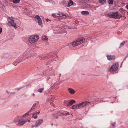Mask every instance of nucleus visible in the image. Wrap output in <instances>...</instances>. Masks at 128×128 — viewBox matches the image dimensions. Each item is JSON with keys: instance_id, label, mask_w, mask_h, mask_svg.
Wrapping results in <instances>:
<instances>
[{"instance_id": "obj_1", "label": "nucleus", "mask_w": 128, "mask_h": 128, "mask_svg": "<svg viewBox=\"0 0 128 128\" xmlns=\"http://www.w3.org/2000/svg\"><path fill=\"white\" fill-rule=\"evenodd\" d=\"M107 15L110 17L115 19H120L122 17V16L118 12H110L107 14Z\"/></svg>"}, {"instance_id": "obj_2", "label": "nucleus", "mask_w": 128, "mask_h": 128, "mask_svg": "<svg viewBox=\"0 0 128 128\" xmlns=\"http://www.w3.org/2000/svg\"><path fill=\"white\" fill-rule=\"evenodd\" d=\"M23 117H16L14 120L15 122H17L18 124V125L21 126L26 123L28 121L27 120H22Z\"/></svg>"}, {"instance_id": "obj_3", "label": "nucleus", "mask_w": 128, "mask_h": 128, "mask_svg": "<svg viewBox=\"0 0 128 128\" xmlns=\"http://www.w3.org/2000/svg\"><path fill=\"white\" fill-rule=\"evenodd\" d=\"M39 38L38 35H32L30 36L28 38V42L30 44H32L37 42Z\"/></svg>"}, {"instance_id": "obj_4", "label": "nucleus", "mask_w": 128, "mask_h": 128, "mask_svg": "<svg viewBox=\"0 0 128 128\" xmlns=\"http://www.w3.org/2000/svg\"><path fill=\"white\" fill-rule=\"evenodd\" d=\"M52 16L54 18H58L59 17L60 18L62 19H66V18L65 14L62 12H60L58 14H52Z\"/></svg>"}, {"instance_id": "obj_5", "label": "nucleus", "mask_w": 128, "mask_h": 128, "mask_svg": "<svg viewBox=\"0 0 128 128\" xmlns=\"http://www.w3.org/2000/svg\"><path fill=\"white\" fill-rule=\"evenodd\" d=\"M85 40L84 38H80L77 40L72 42V45L74 47L76 46L83 43L84 42Z\"/></svg>"}, {"instance_id": "obj_6", "label": "nucleus", "mask_w": 128, "mask_h": 128, "mask_svg": "<svg viewBox=\"0 0 128 128\" xmlns=\"http://www.w3.org/2000/svg\"><path fill=\"white\" fill-rule=\"evenodd\" d=\"M91 102L89 101H85L81 102L78 104L80 109L84 108L87 105L90 104Z\"/></svg>"}, {"instance_id": "obj_7", "label": "nucleus", "mask_w": 128, "mask_h": 128, "mask_svg": "<svg viewBox=\"0 0 128 128\" xmlns=\"http://www.w3.org/2000/svg\"><path fill=\"white\" fill-rule=\"evenodd\" d=\"M7 20L8 22L12 26L14 27L15 28H16V23L14 22V20H11L10 17H8L7 18Z\"/></svg>"}, {"instance_id": "obj_8", "label": "nucleus", "mask_w": 128, "mask_h": 128, "mask_svg": "<svg viewBox=\"0 0 128 128\" xmlns=\"http://www.w3.org/2000/svg\"><path fill=\"white\" fill-rule=\"evenodd\" d=\"M114 64L112 66L110 69V72H114L116 71L118 69V66ZM118 65V64H117Z\"/></svg>"}, {"instance_id": "obj_9", "label": "nucleus", "mask_w": 128, "mask_h": 128, "mask_svg": "<svg viewBox=\"0 0 128 128\" xmlns=\"http://www.w3.org/2000/svg\"><path fill=\"white\" fill-rule=\"evenodd\" d=\"M68 102V101L66 100L64 102V103L65 104V105L67 107L72 105L74 102H76L74 100H72L68 102V104H66V103Z\"/></svg>"}, {"instance_id": "obj_10", "label": "nucleus", "mask_w": 128, "mask_h": 128, "mask_svg": "<svg viewBox=\"0 0 128 128\" xmlns=\"http://www.w3.org/2000/svg\"><path fill=\"white\" fill-rule=\"evenodd\" d=\"M107 59L109 60H114L115 58V56L114 55H108L106 56Z\"/></svg>"}, {"instance_id": "obj_11", "label": "nucleus", "mask_w": 128, "mask_h": 128, "mask_svg": "<svg viewBox=\"0 0 128 128\" xmlns=\"http://www.w3.org/2000/svg\"><path fill=\"white\" fill-rule=\"evenodd\" d=\"M68 90L69 91V93L72 94H73L76 92L74 90L71 88H68Z\"/></svg>"}, {"instance_id": "obj_12", "label": "nucleus", "mask_w": 128, "mask_h": 128, "mask_svg": "<svg viewBox=\"0 0 128 128\" xmlns=\"http://www.w3.org/2000/svg\"><path fill=\"white\" fill-rule=\"evenodd\" d=\"M40 113V112H38L34 114L32 116V117L35 119H36L37 118L38 116H37V114H38Z\"/></svg>"}, {"instance_id": "obj_13", "label": "nucleus", "mask_w": 128, "mask_h": 128, "mask_svg": "<svg viewBox=\"0 0 128 128\" xmlns=\"http://www.w3.org/2000/svg\"><path fill=\"white\" fill-rule=\"evenodd\" d=\"M72 109H75V110L77 109H80V107L79 106V105H78V104H77L73 106H72Z\"/></svg>"}, {"instance_id": "obj_14", "label": "nucleus", "mask_w": 128, "mask_h": 128, "mask_svg": "<svg viewBox=\"0 0 128 128\" xmlns=\"http://www.w3.org/2000/svg\"><path fill=\"white\" fill-rule=\"evenodd\" d=\"M81 14L83 15L86 16L89 14V12L88 11H82L81 12Z\"/></svg>"}, {"instance_id": "obj_15", "label": "nucleus", "mask_w": 128, "mask_h": 128, "mask_svg": "<svg viewBox=\"0 0 128 128\" xmlns=\"http://www.w3.org/2000/svg\"><path fill=\"white\" fill-rule=\"evenodd\" d=\"M35 18L36 19L38 20L39 25H40V17L38 15H36V16Z\"/></svg>"}, {"instance_id": "obj_16", "label": "nucleus", "mask_w": 128, "mask_h": 128, "mask_svg": "<svg viewBox=\"0 0 128 128\" xmlns=\"http://www.w3.org/2000/svg\"><path fill=\"white\" fill-rule=\"evenodd\" d=\"M24 54H25V56L26 58H30L32 56L30 54V53H28V52H27V51L25 52L24 53Z\"/></svg>"}, {"instance_id": "obj_17", "label": "nucleus", "mask_w": 128, "mask_h": 128, "mask_svg": "<svg viewBox=\"0 0 128 128\" xmlns=\"http://www.w3.org/2000/svg\"><path fill=\"white\" fill-rule=\"evenodd\" d=\"M42 39L43 40H46L48 41V37L46 35H44L42 36Z\"/></svg>"}, {"instance_id": "obj_18", "label": "nucleus", "mask_w": 128, "mask_h": 128, "mask_svg": "<svg viewBox=\"0 0 128 128\" xmlns=\"http://www.w3.org/2000/svg\"><path fill=\"white\" fill-rule=\"evenodd\" d=\"M73 3V2L72 0H70L69 1L68 3V7H69L70 6L72 5Z\"/></svg>"}, {"instance_id": "obj_19", "label": "nucleus", "mask_w": 128, "mask_h": 128, "mask_svg": "<svg viewBox=\"0 0 128 128\" xmlns=\"http://www.w3.org/2000/svg\"><path fill=\"white\" fill-rule=\"evenodd\" d=\"M61 114L63 116H66L67 115H69L70 114V113L69 112H64V113H61Z\"/></svg>"}, {"instance_id": "obj_20", "label": "nucleus", "mask_w": 128, "mask_h": 128, "mask_svg": "<svg viewBox=\"0 0 128 128\" xmlns=\"http://www.w3.org/2000/svg\"><path fill=\"white\" fill-rule=\"evenodd\" d=\"M108 2L109 4H113L114 0H108Z\"/></svg>"}, {"instance_id": "obj_21", "label": "nucleus", "mask_w": 128, "mask_h": 128, "mask_svg": "<svg viewBox=\"0 0 128 128\" xmlns=\"http://www.w3.org/2000/svg\"><path fill=\"white\" fill-rule=\"evenodd\" d=\"M20 0H13L12 2L14 4H17L19 2Z\"/></svg>"}, {"instance_id": "obj_22", "label": "nucleus", "mask_w": 128, "mask_h": 128, "mask_svg": "<svg viewBox=\"0 0 128 128\" xmlns=\"http://www.w3.org/2000/svg\"><path fill=\"white\" fill-rule=\"evenodd\" d=\"M106 1V0H99L100 3L103 4L105 3Z\"/></svg>"}, {"instance_id": "obj_23", "label": "nucleus", "mask_w": 128, "mask_h": 128, "mask_svg": "<svg viewBox=\"0 0 128 128\" xmlns=\"http://www.w3.org/2000/svg\"><path fill=\"white\" fill-rule=\"evenodd\" d=\"M40 120H38L36 122V124L35 126L36 127L40 125Z\"/></svg>"}, {"instance_id": "obj_24", "label": "nucleus", "mask_w": 128, "mask_h": 128, "mask_svg": "<svg viewBox=\"0 0 128 128\" xmlns=\"http://www.w3.org/2000/svg\"><path fill=\"white\" fill-rule=\"evenodd\" d=\"M36 103L34 104L32 106V108H31L30 110V111L31 110H32L33 109H34V108L35 107V106H36Z\"/></svg>"}, {"instance_id": "obj_25", "label": "nucleus", "mask_w": 128, "mask_h": 128, "mask_svg": "<svg viewBox=\"0 0 128 128\" xmlns=\"http://www.w3.org/2000/svg\"><path fill=\"white\" fill-rule=\"evenodd\" d=\"M53 98L52 97L49 98L48 99L46 100V101L48 102H49L50 101H52Z\"/></svg>"}, {"instance_id": "obj_26", "label": "nucleus", "mask_w": 128, "mask_h": 128, "mask_svg": "<svg viewBox=\"0 0 128 128\" xmlns=\"http://www.w3.org/2000/svg\"><path fill=\"white\" fill-rule=\"evenodd\" d=\"M19 63H20V62H19V60H16L15 62V63H15V64H18Z\"/></svg>"}, {"instance_id": "obj_27", "label": "nucleus", "mask_w": 128, "mask_h": 128, "mask_svg": "<svg viewBox=\"0 0 128 128\" xmlns=\"http://www.w3.org/2000/svg\"><path fill=\"white\" fill-rule=\"evenodd\" d=\"M125 43V42H123L121 43L120 45L122 46H123L124 44Z\"/></svg>"}, {"instance_id": "obj_28", "label": "nucleus", "mask_w": 128, "mask_h": 128, "mask_svg": "<svg viewBox=\"0 0 128 128\" xmlns=\"http://www.w3.org/2000/svg\"><path fill=\"white\" fill-rule=\"evenodd\" d=\"M61 115H62L61 114H60L59 115H58V116H57L56 117V119H58V118Z\"/></svg>"}, {"instance_id": "obj_29", "label": "nucleus", "mask_w": 128, "mask_h": 128, "mask_svg": "<svg viewBox=\"0 0 128 128\" xmlns=\"http://www.w3.org/2000/svg\"><path fill=\"white\" fill-rule=\"evenodd\" d=\"M44 88H40V93L42 92V91L43 90Z\"/></svg>"}, {"instance_id": "obj_30", "label": "nucleus", "mask_w": 128, "mask_h": 128, "mask_svg": "<svg viewBox=\"0 0 128 128\" xmlns=\"http://www.w3.org/2000/svg\"><path fill=\"white\" fill-rule=\"evenodd\" d=\"M51 102V103H50L51 105L53 107H54V104H53L51 102Z\"/></svg>"}, {"instance_id": "obj_31", "label": "nucleus", "mask_w": 128, "mask_h": 128, "mask_svg": "<svg viewBox=\"0 0 128 128\" xmlns=\"http://www.w3.org/2000/svg\"><path fill=\"white\" fill-rule=\"evenodd\" d=\"M43 122V120L42 119L40 120V124L42 123Z\"/></svg>"}, {"instance_id": "obj_32", "label": "nucleus", "mask_w": 128, "mask_h": 128, "mask_svg": "<svg viewBox=\"0 0 128 128\" xmlns=\"http://www.w3.org/2000/svg\"><path fill=\"white\" fill-rule=\"evenodd\" d=\"M116 123L115 122L114 123L112 124V126H114L115 124Z\"/></svg>"}, {"instance_id": "obj_33", "label": "nucleus", "mask_w": 128, "mask_h": 128, "mask_svg": "<svg viewBox=\"0 0 128 128\" xmlns=\"http://www.w3.org/2000/svg\"><path fill=\"white\" fill-rule=\"evenodd\" d=\"M46 21L47 22H48L49 21H50V20L49 19H48L46 20Z\"/></svg>"}, {"instance_id": "obj_34", "label": "nucleus", "mask_w": 128, "mask_h": 128, "mask_svg": "<svg viewBox=\"0 0 128 128\" xmlns=\"http://www.w3.org/2000/svg\"><path fill=\"white\" fill-rule=\"evenodd\" d=\"M28 114H29V113H28H28H26V114H25V115H28Z\"/></svg>"}, {"instance_id": "obj_35", "label": "nucleus", "mask_w": 128, "mask_h": 128, "mask_svg": "<svg viewBox=\"0 0 128 128\" xmlns=\"http://www.w3.org/2000/svg\"><path fill=\"white\" fill-rule=\"evenodd\" d=\"M126 7L127 9H128V4L126 6Z\"/></svg>"}, {"instance_id": "obj_36", "label": "nucleus", "mask_w": 128, "mask_h": 128, "mask_svg": "<svg viewBox=\"0 0 128 128\" xmlns=\"http://www.w3.org/2000/svg\"><path fill=\"white\" fill-rule=\"evenodd\" d=\"M38 91L39 92H40V89H39L38 90Z\"/></svg>"}, {"instance_id": "obj_37", "label": "nucleus", "mask_w": 128, "mask_h": 128, "mask_svg": "<svg viewBox=\"0 0 128 128\" xmlns=\"http://www.w3.org/2000/svg\"><path fill=\"white\" fill-rule=\"evenodd\" d=\"M27 120L28 121V122H30V120Z\"/></svg>"}, {"instance_id": "obj_38", "label": "nucleus", "mask_w": 128, "mask_h": 128, "mask_svg": "<svg viewBox=\"0 0 128 128\" xmlns=\"http://www.w3.org/2000/svg\"><path fill=\"white\" fill-rule=\"evenodd\" d=\"M32 95L33 96H34V94H33Z\"/></svg>"}, {"instance_id": "obj_39", "label": "nucleus", "mask_w": 128, "mask_h": 128, "mask_svg": "<svg viewBox=\"0 0 128 128\" xmlns=\"http://www.w3.org/2000/svg\"><path fill=\"white\" fill-rule=\"evenodd\" d=\"M40 23H41V21L42 22V20H41V19H40Z\"/></svg>"}, {"instance_id": "obj_40", "label": "nucleus", "mask_w": 128, "mask_h": 128, "mask_svg": "<svg viewBox=\"0 0 128 128\" xmlns=\"http://www.w3.org/2000/svg\"><path fill=\"white\" fill-rule=\"evenodd\" d=\"M127 14L128 15V11L127 12Z\"/></svg>"}, {"instance_id": "obj_41", "label": "nucleus", "mask_w": 128, "mask_h": 128, "mask_svg": "<svg viewBox=\"0 0 128 128\" xmlns=\"http://www.w3.org/2000/svg\"><path fill=\"white\" fill-rule=\"evenodd\" d=\"M124 18H126L125 17H124Z\"/></svg>"}]
</instances>
